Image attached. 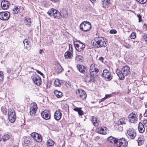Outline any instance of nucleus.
<instances>
[{
  "label": "nucleus",
  "instance_id": "nucleus-1",
  "mask_svg": "<svg viewBox=\"0 0 147 147\" xmlns=\"http://www.w3.org/2000/svg\"><path fill=\"white\" fill-rule=\"evenodd\" d=\"M90 72V77L86 76L85 77V80L88 82H94L95 81V77L98 76V73L99 71L97 65L93 63L90 66L89 69Z\"/></svg>",
  "mask_w": 147,
  "mask_h": 147
},
{
  "label": "nucleus",
  "instance_id": "nucleus-2",
  "mask_svg": "<svg viewBox=\"0 0 147 147\" xmlns=\"http://www.w3.org/2000/svg\"><path fill=\"white\" fill-rule=\"evenodd\" d=\"M93 42V46L96 48L105 47L107 45V41L104 37H98L95 38Z\"/></svg>",
  "mask_w": 147,
  "mask_h": 147
},
{
  "label": "nucleus",
  "instance_id": "nucleus-3",
  "mask_svg": "<svg viewBox=\"0 0 147 147\" xmlns=\"http://www.w3.org/2000/svg\"><path fill=\"white\" fill-rule=\"evenodd\" d=\"M116 73L119 78V79L122 80L125 79V77L127 76L130 74V69L129 67L127 66H124L121 70L117 69Z\"/></svg>",
  "mask_w": 147,
  "mask_h": 147
},
{
  "label": "nucleus",
  "instance_id": "nucleus-4",
  "mask_svg": "<svg viewBox=\"0 0 147 147\" xmlns=\"http://www.w3.org/2000/svg\"><path fill=\"white\" fill-rule=\"evenodd\" d=\"M50 16H52L55 18L59 19L61 16V12L54 9L51 8L47 12Z\"/></svg>",
  "mask_w": 147,
  "mask_h": 147
},
{
  "label": "nucleus",
  "instance_id": "nucleus-5",
  "mask_svg": "<svg viewBox=\"0 0 147 147\" xmlns=\"http://www.w3.org/2000/svg\"><path fill=\"white\" fill-rule=\"evenodd\" d=\"M80 29L86 32L89 31L91 28V24L88 22L84 21L81 23L80 26Z\"/></svg>",
  "mask_w": 147,
  "mask_h": 147
},
{
  "label": "nucleus",
  "instance_id": "nucleus-6",
  "mask_svg": "<svg viewBox=\"0 0 147 147\" xmlns=\"http://www.w3.org/2000/svg\"><path fill=\"white\" fill-rule=\"evenodd\" d=\"M31 78L36 85L39 86L41 84L42 82L41 78L35 72L33 73Z\"/></svg>",
  "mask_w": 147,
  "mask_h": 147
},
{
  "label": "nucleus",
  "instance_id": "nucleus-7",
  "mask_svg": "<svg viewBox=\"0 0 147 147\" xmlns=\"http://www.w3.org/2000/svg\"><path fill=\"white\" fill-rule=\"evenodd\" d=\"M127 141L124 138L118 139L116 144V146L118 147H125L127 145Z\"/></svg>",
  "mask_w": 147,
  "mask_h": 147
},
{
  "label": "nucleus",
  "instance_id": "nucleus-8",
  "mask_svg": "<svg viewBox=\"0 0 147 147\" xmlns=\"http://www.w3.org/2000/svg\"><path fill=\"white\" fill-rule=\"evenodd\" d=\"M102 76L104 77L106 81L111 80L112 79L111 72L107 69H105L103 70Z\"/></svg>",
  "mask_w": 147,
  "mask_h": 147
},
{
  "label": "nucleus",
  "instance_id": "nucleus-9",
  "mask_svg": "<svg viewBox=\"0 0 147 147\" xmlns=\"http://www.w3.org/2000/svg\"><path fill=\"white\" fill-rule=\"evenodd\" d=\"M78 41L80 44H79L76 43V42H74V46L76 50L78 52H82L85 47V45L82 43L80 41Z\"/></svg>",
  "mask_w": 147,
  "mask_h": 147
},
{
  "label": "nucleus",
  "instance_id": "nucleus-10",
  "mask_svg": "<svg viewBox=\"0 0 147 147\" xmlns=\"http://www.w3.org/2000/svg\"><path fill=\"white\" fill-rule=\"evenodd\" d=\"M127 133L129 138L131 139H134L136 136V130L133 128H130L127 129Z\"/></svg>",
  "mask_w": 147,
  "mask_h": 147
},
{
  "label": "nucleus",
  "instance_id": "nucleus-11",
  "mask_svg": "<svg viewBox=\"0 0 147 147\" xmlns=\"http://www.w3.org/2000/svg\"><path fill=\"white\" fill-rule=\"evenodd\" d=\"M76 93L78 96L82 99H85L86 97L87 96L85 92L82 89L77 90L76 91Z\"/></svg>",
  "mask_w": 147,
  "mask_h": 147
},
{
  "label": "nucleus",
  "instance_id": "nucleus-12",
  "mask_svg": "<svg viewBox=\"0 0 147 147\" xmlns=\"http://www.w3.org/2000/svg\"><path fill=\"white\" fill-rule=\"evenodd\" d=\"M10 16L9 12L7 11L0 12V19L3 20H7L9 19Z\"/></svg>",
  "mask_w": 147,
  "mask_h": 147
},
{
  "label": "nucleus",
  "instance_id": "nucleus-13",
  "mask_svg": "<svg viewBox=\"0 0 147 147\" xmlns=\"http://www.w3.org/2000/svg\"><path fill=\"white\" fill-rule=\"evenodd\" d=\"M42 117L45 119L47 120L49 119L51 117V114L48 110H45L41 113Z\"/></svg>",
  "mask_w": 147,
  "mask_h": 147
},
{
  "label": "nucleus",
  "instance_id": "nucleus-14",
  "mask_svg": "<svg viewBox=\"0 0 147 147\" xmlns=\"http://www.w3.org/2000/svg\"><path fill=\"white\" fill-rule=\"evenodd\" d=\"M138 116L135 113H132L128 116V118L130 122L131 123H135L138 121Z\"/></svg>",
  "mask_w": 147,
  "mask_h": 147
},
{
  "label": "nucleus",
  "instance_id": "nucleus-15",
  "mask_svg": "<svg viewBox=\"0 0 147 147\" xmlns=\"http://www.w3.org/2000/svg\"><path fill=\"white\" fill-rule=\"evenodd\" d=\"M24 45L23 51L24 53H27L30 49V47L29 44V40L27 39H25L23 41Z\"/></svg>",
  "mask_w": 147,
  "mask_h": 147
},
{
  "label": "nucleus",
  "instance_id": "nucleus-16",
  "mask_svg": "<svg viewBox=\"0 0 147 147\" xmlns=\"http://www.w3.org/2000/svg\"><path fill=\"white\" fill-rule=\"evenodd\" d=\"M31 136L37 142H40L42 141L41 136L39 134L36 133H32L31 134Z\"/></svg>",
  "mask_w": 147,
  "mask_h": 147
},
{
  "label": "nucleus",
  "instance_id": "nucleus-17",
  "mask_svg": "<svg viewBox=\"0 0 147 147\" xmlns=\"http://www.w3.org/2000/svg\"><path fill=\"white\" fill-rule=\"evenodd\" d=\"M37 107L36 104H34L31 107L30 109V113L31 116L35 115Z\"/></svg>",
  "mask_w": 147,
  "mask_h": 147
},
{
  "label": "nucleus",
  "instance_id": "nucleus-18",
  "mask_svg": "<svg viewBox=\"0 0 147 147\" xmlns=\"http://www.w3.org/2000/svg\"><path fill=\"white\" fill-rule=\"evenodd\" d=\"M62 116V115L61 111L60 110L58 109L55 112L54 118V119L57 120H59L61 119Z\"/></svg>",
  "mask_w": 147,
  "mask_h": 147
},
{
  "label": "nucleus",
  "instance_id": "nucleus-19",
  "mask_svg": "<svg viewBox=\"0 0 147 147\" xmlns=\"http://www.w3.org/2000/svg\"><path fill=\"white\" fill-rule=\"evenodd\" d=\"M9 5L10 3L8 1H2L1 5L3 9H7L9 7Z\"/></svg>",
  "mask_w": 147,
  "mask_h": 147
},
{
  "label": "nucleus",
  "instance_id": "nucleus-20",
  "mask_svg": "<svg viewBox=\"0 0 147 147\" xmlns=\"http://www.w3.org/2000/svg\"><path fill=\"white\" fill-rule=\"evenodd\" d=\"M77 68L80 72L83 74H84L87 70V67L83 65H78Z\"/></svg>",
  "mask_w": 147,
  "mask_h": 147
},
{
  "label": "nucleus",
  "instance_id": "nucleus-21",
  "mask_svg": "<svg viewBox=\"0 0 147 147\" xmlns=\"http://www.w3.org/2000/svg\"><path fill=\"white\" fill-rule=\"evenodd\" d=\"M108 129L105 127H101L98 128V132L100 134H106L107 133V130Z\"/></svg>",
  "mask_w": 147,
  "mask_h": 147
},
{
  "label": "nucleus",
  "instance_id": "nucleus-22",
  "mask_svg": "<svg viewBox=\"0 0 147 147\" xmlns=\"http://www.w3.org/2000/svg\"><path fill=\"white\" fill-rule=\"evenodd\" d=\"M107 140L110 143L116 144L117 138L111 136L107 138Z\"/></svg>",
  "mask_w": 147,
  "mask_h": 147
},
{
  "label": "nucleus",
  "instance_id": "nucleus-23",
  "mask_svg": "<svg viewBox=\"0 0 147 147\" xmlns=\"http://www.w3.org/2000/svg\"><path fill=\"white\" fill-rule=\"evenodd\" d=\"M60 12L61 13L62 16L63 18H66L68 17V12L65 8H62L60 11Z\"/></svg>",
  "mask_w": 147,
  "mask_h": 147
},
{
  "label": "nucleus",
  "instance_id": "nucleus-24",
  "mask_svg": "<svg viewBox=\"0 0 147 147\" xmlns=\"http://www.w3.org/2000/svg\"><path fill=\"white\" fill-rule=\"evenodd\" d=\"M138 129L139 132L141 133H144L145 130V128L144 125L141 122H140L139 123Z\"/></svg>",
  "mask_w": 147,
  "mask_h": 147
},
{
  "label": "nucleus",
  "instance_id": "nucleus-25",
  "mask_svg": "<svg viewBox=\"0 0 147 147\" xmlns=\"http://www.w3.org/2000/svg\"><path fill=\"white\" fill-rule=\"evenodd\" d=\"M72 52L71 51H67L65 53L64 56L66 59H70L72 58L73 57Z\"/></svg>",
  "mask_w": 147,
  "mask_h": 147
},
{
  "label": "nucleus",
  "instance_id": "nucleus-26",
  "mask_svg": "<svg viewBox=\"0 0 147 147\" xmlns=\"http://www.w3.org/2000/svg\"><path fill=\"white\" fill-rule=\"evenodd\" d=\"M92 121L95 127H98L99 123L97 121V119L96 116H93L92 117Z\"/></svg>",
  "mask_w": 147,
  "mask_h": 147
},
{
  "label": "nucleus",
  "instance_id": "nucleus-27",
  "mask_svg": "<svg viewBox=\"0 0 147 147\" xmlns=\"http://www.w3.org/2000/svg\"><path fill=\"white\" fill-rule=\"evenodd\" d=\"M55 70L57 73H60L63 71V69L61 65L59 64L57 65L56 67Z\"/></svg>",
  "mask_w": 147,
  "mask_h": 147
},
{
  "label": "nucleus",
  "instance_id": "nucleus-28",
  "mask_svg": "<svg viewBox=\"0 0 147 147\" xmlns=\"http://www.w3.org/2000/svg\"><path fill=\"white\" fill-rule=\"evenodd\" d=\"M54 94L58 98H60L63 96L62 93L60 91L55 90L54 91Z\"/></svg>",
  "mask_w": 147,
  "mask_h": 147
},
{
  "label": "nucleus",
  "instance_id": "nucleus-29",
  "mask_svg": "<svg viewBox=\"0 0 147 147\" xmlns=\"http://www.w3.org/2000/svg\"><path fill=\"white\" fill-rule=\"evenodd\" d=\"M16 113L14 110L9 109L8 111V117L9 116H15Z\"/></svg>",
  "mask_w": 147,
  "mask_h": 147
},
{
  "label": "nucleus",
  "instance_id": "nucleus-30",
  "mask_svg": "<svg viewBox=\"0 0 147 147\" xmlns=\"http://www.w3.org/2000/svg\"><path fill=\"white\" fill-rule=\"evenodd\" d=\"M24 22L26 25L30 26L31 25V20L28 17H26L24 18Z\"/></svg>",
  "mask_w": 147,
  "mask_h": 147
},
{
  "label": "nucleus",
  "instance_id": "nucleus-31",
  "mask_svg": "<svg viewBox=\"0 0 147 147\" xmlns=\"http://www.w3.org/2000/svg\"><path fill=\"white\" fill-rule=\"evenodd\" d=\"M127 121L126 119L124 118L120 119L118 121V125H123L126 124Z\"/></svg>",
  "mask_w": 147,
  "mask_h": 147
},
{
  "label": "nucleus",
  "instance_id": "nucleus-32",
  "mask_svg": "<svg viewBox=\"0 0 147 147\" xmlns=\"http://www.w3.org/2000/svg\"><path fill=\"white\" fill-rule=\"evenodd\" d=\"M74 110L78 112V114L80 115H82L84 114L83 112L81 110V108L76 107L74 108Z\"/></svg>",
  "mask_w": 147,
  "mask_h": 147
},
{
  "label": "nucleus",
  "instance_id": "nucleus-33",
  "mask_svg": "<svg viewBox=\"0 0 147 147\" xmlns=\"http://www.w3.org/2000/svg\"><path fill=\"white\" fill-rule=\"evenodd\" d=\"M55 143L54 141L51 139H49L47 142V147L53 146Z\"/></svg>",
  "mask_w": 147,
  "mask_h": 147
},
{
  "label": "nucleus",
  "instance_id": "nucleus-34",
  "mask_svg": "<svg viewBox=\"0 0 147 147\" xmlns=\"http://www.w3.org/2000/svg\"><path fill=\"white\" fill-rule=\"evenodd\" d=\"M20 11L19 9L17 6L15 5L14 8L12 10V12L13 14H17Z\"/></svg>",
  "mask_w": 147,
  "mask_h": 147
},
{
  "label": "nucleus",
  "instance_id": "nucleus-35",
  "mask_svg": "<svg viewBox=\"0 0 147 147\" xmlns=\"http://www.w3.org/2000/svg\"><path fill=\"white\" fill-rule=\"evenodd\" d=\"M137 140L138 145L140 146L144 143L143 138V137H139Z\"/></svg>",
  "mask_w": 147,
  "mask_h": 147
},
{
  "label": "nucleus",
  "instance_id": "nucleus-36",
  "mask_svg": "<svg viewBox=\"0 0 147 147\" xmlns=\"http://www.w3.org/2000/svg\"><path fill=\"white\" fill-rule=\"evenodd\" d=\"M61 83L62 81L61 80L57 79L55 80L54 83L56 86L59 87L60 86Z\"/></svg>",
  "mask_w": 147,
  "mask_h": 147
},
{
  "label": "nucleus",
  "instance_id": "nucleus-37",
  "mask_svg": "<svg viewBox=\"0 0 147 147\" xmlns=\"http://www.w3.org/2000/svg\"><path fill=\"white\" fill-rule=\"evenodd\" d=\"M9 138V136L8 134H5L2 136V139L3 141L5 142L8 140Z\"/></svg>",
  "mask_w": 147,
  "mask_h": 147
},
{
  "label": "nucleus",
  "instance_id": "nucleus-38",
  "mask_svg": "<svg viewBox=\"0 0 147 147\" xmlns=\"http://www.w3.org/2000/svg\"><path fill=\"white\" fill-rule=\"evenodd\" d=\"M110 1H102V3L103 7H106V6L110 3Z\"/></svg>",
  "mask_w": 147,
  "mask_h": 147
},
{
  "label": "nucleus",
  "instance_id": "nucleus-39",
  "mask_svg": "<svg viewBox=\"0 0 147 147\" xmlns=\"http://www.w3.org/2000/svg\"><path fill=\"white\" fill-rule=\"evenodd\" d=\"M16 117V116L15 115V116H9L8 117L9 121L11 123H13L15 120Z\"/></svg>",
  "mask_w": 147,
  "mask_h": 147
},
{
  "label": "nucleus",
  "instance_id": "nucleus-40",
  "mask_svg": "<svg viewBox=\"0 0 147 147\" xmlns=\"http://www.w3.org/2000/svg\"><path fill=\"white\" fill-rule=\"evenodd\" d=\"M24 142L27 145H28V144H30V142L29 138H25L24 140Z\"/></svg>",
  "mask_w": 147,
  "mask_h": 147
},
{
  "label": "nucleus",
  "instance_id": "nucleus-41",
  "mask_svg": "<svg viewBox=\"0 0 147 147\" xmlns=\"http://www.w3.org/2000/svg\"><path fill=\"white\" fill-rule=\"evenodd\" d=\"M3 79V73L0 71V82L2 81Z\"/></svg>",
  "mask_w": 147,
  "mask_h": 147
},
{
  "label": "nucleus",
  "instance_id": "nucleus-42",
  "mask_svg": "<svg viewBox=\"0 0 147 147\" xmlns=\"http://www.w3.org/2000/svg\"><path fill=\"white\" fill-rule=\"evenodd\" d=\"M117 33V31L114 29L111 30L110 31V33L111 34H115Z\"/></svg>",
  "mask_w": 147,
  "mask_h": 147
},
{
  "label": "nucleus",
  "instance_id": "nucleus-43",
  "mask_svg": "<svg viewBox=\"0 0 147 147\" xmlns=\"http://www.w3.org/2000/svg\"><path fill=\"white\" fill-rule=\"evenodd\" d=\"M124 46L125 47L128 49H130L131 47V46L130 45L127 43L125 44L124 45Z\"/></svg>",
  "mask_w": 147,
  "mask_h": 147
},
{
  "label": "nucleus",
  "instance_id": "nucleus-44",
  "mask_svg": "<svg viewBox=\"0 0 147 147\" xmlns=\"http://www.w3.org/2000/svg\"><path fill=\"white\" fill-rule=\"evenodd\" d=\"M130 38L131 39H134L136 38V35L133 32L130 35Z\"/></svg>",
  "mask_w": 147,
  "mask_h": 147
},
{
  "label": "nucleus",
  "instance_id": "nucleus-45",
  "mask_svg": "<svg viewBox=\"0 0 147 147\" xmlns=\"http://www.w3.org/2000/svg\"><path fill=\"white\" fill-rule=\"evenodd\" d=\"M69 51L73 53V48L72 45L71 44L69 45Z\"/></svg>",
  "mask_w": 147,
  "mask_h": 147
},
{
  "label": "nucleus",
  "instance_id": "nucleus-46",
  "mask_svg": "<svg viewBox=\"0 0 147 147\" xmlns=\"http://www.w3.org/2000/svg\"><path fill=\"white\" fill-rule=\"evenodd\" d=\"M138 2L141 4H143L145 3L147 1H137Z\"/></svg>",
  "mask_w": 147,
  "mask_h": 147
},
{
  "label": "nucleus",
  "instance_id": "nucleus-47",
  "mask_svg": "<svg viewBox=\"0 0 147 147\" xmlns=\"http://www.w3.org/2000/svg\"><path fill=\"white\" fill-rule=\"evenodd\" d=\"M137 16L138 18L139 19V22H140L142 21L141 18L142 16L140 15V14H139L137 15Z\"/></svg>",
  "mask_w": 147,
  "mask_h": 147
},
{
  "label": "nucleus",
  "instance_id": "nucleus-48",
  "mask_svg": "<svg viewBox=\"0 0 147 147\" xmlns=\"http://www.w3.org/2000/svg\"><path fill=\"white\" fill-rule=\"evenodd\" d=\"M111 96V94H106L105 95V98L106 99L107 98H109Z\"/></svg>",
  "mask_w": 147,
  "mask_h": 147
},
{
  "label": "nucleus",
  "instance_id": "nucleus-49",
  "mask_svg": "<svg viewBox=\"0 0 147 147\" xmlns=\"http://www.w3.org/2000/svg\"><path fill=\"white\" fill-rule=\"evenodd\" d=\"M143 123L146 126H147V120H145L143 121Z\"/></svg>",
  "mask_w": 147,
  "mask_h": 147
},
{
  "label": "nucleus",
  "instance_id": "nucleus-50",
  "mask_svg": "<svg viewBox=\"0 0 147 147\" xmlns=\"http://www.w3.org/2000/svg\"><path fill=\"white\" fill-rule=\"evenodd\" d=\"M106 99L105 98V97L101 99L99 101V103H100L101 102L104 101Z\"/></svg>",
  "mask_w": 147,
  "mask_h": 147
},
{
  "label": "nucleus",
  "instance_id": "nucleus-51",
  "mask_svg": "<svg viewBox=\"0 0 147 147\" xmlns=\"http://www.w3.org/2000/svg\"><path fill=\"white\" fill-rule=\"evenodd\" d=\"M36 71L37 73L40 74L41 75H43V73H42L41 71H39V70H36Z\"/></svg>",
  "mask_w": 147,
  "mask_h": 147
},
{
  "label": "nucleus",
  "instance_id": "nucleus-52",
  "mask_svg": "<svg viewBox=\"0 0 147 147\" xmlns=\"http://www.w3.org/2000/svg\"><path fill=\"white\" fill-rule=\"evenodd\" d=\"M144 117H147V109L144 114Z\"/></svg>",
  "mask_w": 147,
  "mask_h": 147
},
{
  "label": "nucleus",
  "instance_id": "nucleus-53",
  "mask_svg": "<svg viewBox=\"0 0 147 147\" xmlns=\"http://www.w3.org/2000/svg\"><path fill=\"white\" fill-rule=\"evenodd\" d=\"M104 59V58L103 57H100L99 58V60L100 61H102Z\"/></svg>",
  "mask_w": 147,
  "mask_h": 147
},
{
  "label": "nucleus",
  "instance_id": "nucleus-54",
  "mask_svg": "<svg viewBox=\"0 0 147 147\" xmlns=\"http://www.w3.org/2000/svg\"><path fill=\"white\" fill-rule=\"evenodd\" d=\"M7 73H9L10 72V71L9 70V69H8V68L7 69Z\"/></svg>",
  "mask_w": 147,
  "mask_h": 147
},
{
  "label": "nucleus",
  "instance_id": "nucleus-55",
  "mask_svg": "<svg viewBox=\"0 0 147 147\" xmlns=\"http://www.w3.org/2000/svg\"><path fill=\"white\" fill-rule=\"evenodd\" d=\"M42 51V49H40L39 51V53L41 54Z\"/></svg>",
  "mask_w": 147,
  "mask_h": 147
},
{
  "label": "nucleus",
  "instance_id": "nucleus-56",
  "mask_svg": "<svg viewBox=\"0 0 147 147\" xmlns=\"http://www.w3.org/2000/svg\"><path fill=\"white\" fill-rule=\"evenodd\" d=\"M107 50V51H108V50H107V47L106 48V49H105V50H104V51L105 52H106V51Z\"/></svg>",
  "mask_w": 147,
  "mask_h": 147
},
{
  "label": "nucleus",
  "instance_id": "nucleus-57",
  "mask_svg": "<svg viewBox=\"0 0 147 147\" xmlns=\"http://www.w3.org/2000/svg\"><path fill=\"white\" fill-rule=\"evenodd\" d=\"M77 57H81V56L80 55H78L77 56Z\"/></svg>",
  "mask_w": 147,
  "mask_h": 147
},
{
  "label": "nucleus",
  "instance_id": "nucleus-58",
  "mask_svg": "<svg viewBox=\"0 0 147 147\" xmlns=\"http://www.w3.org/2000/svg\"><path fill=\"white\" fill-rule=\"evenodd\" d=\"M13 147H18V146H13Z\"/></svg>",
  "mask_w": 147,
  "mask_h": 147
},
{
  "label": "nucleus",
  "instance_id": "nucleus-59",
  "mask_svg": "<svg viewBox=\"0 0 147 147\" xmlns=\"http://www.w3.org/2000/svg\"><path fill=\"white\" fill-rule=\"evenodd\" d=\"M54 2H56V1H55V0H54Z\"/></svg>",
  "mask_w": 147,
  "mask_h": 147
},
{
  "label": "nucleus",
  "instance_id": "nucleus-60",
  "mask_svg": "<svg viewBox=\"0 0 147 147\" xmlns=\"http://www.w3.org/2000/svg\"><path fill=\"white\" fill-rule=\"evenodd\" d=\"M90 1H91V2L92 3V1H91V0H90Z\"/></svg>",
  "mask_w": 147,
  "mask_h": 147
},
{
  "label": "nucleus",
  "instance_id": "nucleus-61",
  "mask_svg": "<svg viewBox=\"0 0 147 147\" xmlns=\"http://www.w3.org/2000/svg\"><path fill=\"white\" fill-rule=\"evenodd\" d=\"M146 147H147V146H146Z\"/></svg>",
  "mask_w": 147,
  "mask_h": 147
}]
</instances>
